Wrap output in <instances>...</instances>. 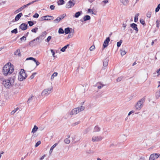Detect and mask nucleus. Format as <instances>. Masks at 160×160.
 Returning a JSON list of instances; mask_svg holds the SVG:
<instances>
[{"label": "nucleus", "instance_id": "obj_55", "mask_svg": "<svg viewBox=\"0 0 160 160\" xmlns=\"http://www.w3.org/2000/svg\"><path fill=\"white\" fill-rule=\"evenodd\" d=\"M20 39L21 41H22L24 40L25 41L26 40V37L24 36H23Z\"/></svg>", "mask_w": 160, "mask_h": 160}, {"label": "nucleus", "instance_id": "obj_23", "mask_svg": "<svg viewBox=\"0 0 160 160\" xmlns=\"http://www.w3.org/2000/svg\"><path fill=\"white\" fill-rule=\"evenodd\" d=\"M91 17L90 16L88 15H86L85 16L83 17V21H86L90 20Z\"/></svg>", "mask_w": 160, "mask_h": 160}, {"label": "nucleus", "instance_id": "obj_40", "mask_svg": "<svg viewBox=\"0 0 160 160\" xmlns=\"http://www.w3.org/2000/svg\"><path fill=\"white\" fill-rule=\"evenodd\" d=\"M12 33H14L16 34L18 32V30L17 28L14 29L12 30L11 32Z\"/></svg>", "mask_w": 160, "mask_h": 160}, {"label": "nucleus", "instance_id": "obj_63", "mask_svg": "<svg viewBox=\"0 0 160 160\" xmlns=\"http://www.w3.org/2000/svg\"><path fill=\"white\" fill-rule=\"evenodd\" d=\"M128 31L129 32H130L131 33L132 32V29H131L130 28H129L128 29Z\"/></svg>", "mask_w": 160, "mask_h": 160}, {"label": "nucleus", "instance_id": "obj_30", "mask_svg": "<svg viewBox=\"0 0 160 160\" xmlns=\"http://www.w3.org/2000/svg\"><path fill=\"white\" fill-rule=\"evenodd\" d=\"M33 95H32L30 97L28 98L27 101V102L28 103H29L33 99Z\"/></svg>", "mask_w": 160, "mask_h": 160}, {"label": "nucleus", "instance_id": "obj_50", "mask_svg": "<svg viewBox=\"0 0 160 160\" xmlns=\"http://www.w3.org/2000/svg\"><path fill=\"white\" fill-rule=\"evenodd\" d=\"M138 19V16H135L134 17V21L135 22H137Z\"/></svg>", "mask_w": 160, "mask_h": 160}, {"label": "nucleus", "instance_id": "obj_29", "mask_svg": "<svg viewBox=\"0 0 160 160\" xmlns=\"http://www.w3.org/2000/svg\"><path fill=\"white\" fill-rule=\"evenodd\" d=\"M58 3L59 5H63L64 4L65 1L63 0H59Z\"/></svg>", "mask_w": 160, "mask_h": 160}, {"label": "nucleus", "instance_id": "obj_5", "mask_svg": "<svg viewBox=\"0 0 160 160\" xmlns=\"http://www.w3.org/2000/svg\"><path fill=\"white\" fill-rule=\"evenodd\" d=\"M20 75L18 76V79L20 81H22L25 79L27 77V74L25 72L24 70L23 69H21L20 72H19Z\"/></svg>", "mask_w": 160, "mask_h": 160}, {"label": "nucleus", "instance_id": "obj_22", "mask_svg": "<svg viewBox=\"0 0 160 160\" xmlns=\"http://www.w3.org/2000/svg\"><path fill=\"white\" fill-rule=\"evenodd\" d=\"M160 97V89L158 90L156 92L155 97L157 99H158Z\"/></svg>", "mask_w": 160, "mask_h": 160}, {"label": "nucleus", "instance_id": "obj_14", "mask_svg": "<svg viewBox=\"0 0 160 160\" xmlns=\"http://www.w3.org/2000/svg\"><path fill=\"white\" fill-rule=\"evenodd\" d=\"M73 141L74 142V143H76L79 141L80 138L78 136L76 135H74L73 137H72Z\"/></svg>", "mask_w": 160, "mask_h": 160}, {"label": "nucleus", "instance_id": "obj_46", "mask_svg": "<svg viewBox=\"0 0 160 160\" xmlns=\"http://www.w3.org/2000/svg\"><path fill=\"white\" fill-rule=\"evenodd\" d=\"M66 16V14H63V15H61L59 17H58L61 20L63 19Z\"/></svg>", "mask_w": 160, "mask_h": 160}, {"label": "nucleus", "instance_id": "obj_10", "mask_svg": "<svg viewBox=\"0 0 160 160\" xmlns=\"http://www.w3.org/2000/svg\"><path fill=\"white\" fill-rule=\"evenodd\" d=\"M103 138L101 136H95L92 138V141L94 142H98L102 140Z\"/></svg>", "mask_w": 160, "mask_h": 160}, {"label": "nucleus", "instance_id": "obj_1", "mask_svg": "<svg viewBox=\"0 0 160 160\" xmlns=\"http://www.w3.org/2000/svg\"><path fill=\"white\" fill-rule=\"evenodd\" d=\"M15 79V76L9 78L3 82L2 84L6 88H10L14 85Z\"/></svg>", "mask_w": 160, "mask_h": 160}, {"label": "nucleus", "instance_id": "obj_49", "mask_svg": "<svg viewBox=\"0 0 160 160\" xmlns=\"http://www.w3.org/2000/svg\"><path fill=\"white\" fill-rule=\"evenodd\" d=\"M156 27L157 28H159L160 24V21L158 20H157L156 21Z\"/></svg>", "mask_w": 160, "mask_h": 160}, {"label": "nucleus", "instance_id": "obj_62", "mask_svg": "<svg viewBox=\"0 0 160 160\" xmlns=\"http://www.w3.org/2000/svg\"><path fill=\"white\" fill-rule=\"evenodd\" d=\"M51 52H52V56L54 57L55 56H54V55H55V52H54V51L52 49H51Z\"/></svg>", "mask_w": 160, "mask_h": 160}, {"label": "nucleus", "instance_id": "obj_53", "mask_svg": "<svg viewBox=\"0 0 160 160\" xmlns=\"http://www.w3.org/2000/svg\"><path fill=\"white\" fill-rule=\"evenodd\" d=\"M140 22L142 25L145 24V21L142 19H141L140 20Z\"/></svg>", "mask_w": 160, "mask_h": 160}, {"label": "nucleus", "instance_id": "obj_32", "mask_svg": "<svg viewBox=\"0 0 160 160\" xmlns=\"http://www.w3.org/2000/svg\"><path fill=\"white\" fill-rule=\"evenodd\" d=\"M70 141L68 138H66L64 140V142L66 144H69Z\"/></svg>", "mask_w": 160, "mask_h": 160}, {"label": "nucleus", "instance_id": "obj_20", "mask_svg": "<svg viewBox=\"0 0 160 160\" xmlns=\"http://www.w3.org/2000/svg\"><path fill=\"white\" fill-rule=\"evenodd\" d=\"M14 54L15 55H18L19 56H21V54L20 51L19 49H18L16 51L14 52Z\"/></svg>", "mask_w": 160, "mask_h": 160}, {"label": "nucleus", "instance_id": "obj_24", "mask_svg": "<svg viewBox=\"0 0 160 160\" xmlns=\"http://www.w3.org/2000/svg\"><path fill=\"white\" fill-rule=\"evenodd\" d=\"M38 129V128L36 125H34L32 130V132L33 133H35L37 131Z\"/></svg>", "mask_w": 160, "mask_h": 160}, {"label": "nucleus", "instance_id": "obj_11", "mask_svg": "<svg viewBox=\"0 0 160 160\" xmlns=\"http://www.w3.org/2000/svg\"><path fill=\"white\" fill-rule=\"evenodd\" d=\"M130 26L135 31L136 33L138 31V29L137 27V25L135 23H132L130 24Z\"/></svg>", "mask_w": 160, "mask_h": 160}, {"label": "nucleus", "instance_id": "obj_9", "mask_svg": "<svg viewBox=\"0 0 160 160\" xmlns=\"http://www.w3.org/2000/svg\"><path fill=\"white\" fill-rule=\"evenodd\" d=\"M52 18V19L53 18V16L47 15L44 16H43L41 18V19L42 20H50Z\"/></svg>", "mask_w": 160, "mask_h": 160}, {"label": "nucleus", "instance_id": "obj_54", "mask_svg": "<svg viewBox=\"0 0 160 160\" xmlns=\"http://www.w3.org/2000/svg\"><path fill=\"white\" fill-rule=\"evenodd\" d=\"M5 80L3 77L0 76V81L2 82V83H3V82L5 81Z\"/></svg>", "mask_w": 160, "mask_h": 160}, {"label": "nucleus", "instance_id": "obj_39", "mask_svg": "<svg viewBox=\"0 0 160 160\" xmlns=\"http://www.w3.org/2000/svg\"><path fill=\"white\" fill-rule=\"evenodd\" d=\"M122 42V40H120L119 42L117 43V46L118 47H120Z\"/></svg>", "mask_w": 160, "mask_h": 160}, {"label": "nucleus", "instance_id": "obj_58", "mask_svg": "<svg viewBox=\"0 0 160 160\" xmlns=\"http://www.w3.org/2000/svg\"><path fill=\"white\" fill-rule=\"evenodd\" d=\"M55 6L53 5H51L50 7V8L52 10H54L55 8Z\"/></svg>", "mask_w": 160, "mask_h": 160}, {"label": "nucleus", "instance_id": "obj_47", "mask_svg": "<svg viewBox=\"0 0 160 160\" xmlns=\"http://www.w3.org/2000/svg\"><path fill=\"white\" fill-rule=\"evenodd\" d=\"M121 55L123 56L125 55L126 54V52L125 50H121Z\"/></svg>", "mask_w": 160, "mask_h": 160}, {"label": "nucleus", "instance_id": "obj_21", "mask_svg": "<svg viewBox=\"0 0 160 160\" xmlns=\"http://www.w3.org/2000/svg\"><path fill=\"white\" fill-rule=\"evenodd\" d=\"M58 143H55L51 148L50 151H49V153L51 154L53 151V149L56 147V146L58 145Z\"/></svg>", "mask_w": 160, "mask_h": 160}, {"label": "nucleus", "instance_id": "obj_17", "mask_svg": "<svg viewBox=\"0 0 160 160\" xmlns=\"http://www.w3.org/2000/svg\"><path fill=\"white\" fill-rule=\"evenodd\" d=\"M108 58H106L104 60L103 62V66L106 67L107 66L108 64Z\"/></svg>", "mask_w": 160, "mask_h": 160}, {"label": "nucleus", "instance_id": "obj_61", "mask_svg": "<svg viewBox=\"0 0 160 160\" xmlns=\"http://www.w3.org/2000/svg\"><path fill=\"white\" fill-rule=\"evenodd\" d=\"M88 12H92V14H93L94 13L93 12V10L92 9H91L89 8V9H88Z\"/></svg>", "mask_w": 160, "mask_h": 160}, {"label": "nucleus", "instance_id": "obj_19", "mask_svg": "<svg viewBox=\"0 0 160 160\" xmlns=\"http://www.w3.org/2000/svg\"><path fill=\"white\" fill-rule=\"evenodd\" d=\"M82 13V11L78 12L75 13L73 17L76 18H78L81 15Z\"/></svg>", "mask_w": 160, "mask_h": 160}, {"label": "nucleus", "instance_id": "obj_64", "mask_svg": "<svg viewBox=\"0 0 160 160\" xmlns=\"http://www.w3.org/2000/svg\"><path fill=\"white\" fill-rule=\"evenodd\" d=\"M45 155H43L40 158V160H42L45 157Z\"/></svg>", "mask_w": 160, "mask_h": 160}, {"label": "nucleus", "instance_id": "obj_18", "mask_svg": "<svg viewBox=\"0 0 160 160\" xmlns=\"http://www.w3.org/2000/svg\"><path fill=\"white\" fill-rule=\"evenodd\" d=\"M22 13H20L17 15L15 17V20L18 21L20 18L22 16Z\"/></svg>", "mask_w": 160, "mask_h": 160}, {"label": "nucleus", "instance_id": "obj_52", "mask_svg": "<svg viewBox=\"0 0 160 160\" xmlns=\"http://www.w3.org/2000/svg\"><path fill=\"white\" fill-rule=\"evenodd\" d=\"M41 143V142L40 141H38L37 142V143L36 144H35V147H37Z\"/></svg>", "mask_w": 160, "mask_h": 160}, {"label": "nucleus", "instance_id": "obj_45", "mask_svg": "<svg viewBox=\"0 0 160 160\" xmlns=\"http://www.w3.org/2000/svg\"><path fill=\"white\" fill-rule=\"evenodd\" d=\"M123 77L122 76L120 77H118L117 79V82H119L121 81V80L122 79Z\"/></svg>", "mask_w": 160, "mask_h": 160}, {"label": "nucleus", "instance_id": "obj_43", "mask_svg": "<svg viewBox=\"0 0 160 160\" xmlns=\"http://www.w3.org/2000/svg\"><path fill=\"white\" fill-rule=\"evenodd\" d=\"M160 9V4H159L158 5L157 8H156L155 12H158L159 11Z\"/></svg>", "mask_w": 160, "mask_h": 160}, {"label": "nucleus", "instance_id": "obj_37", "mask_svg": "<svg viewBox=\"0 0 160 160\" xmlns=\"http://www.w3.org/2000/svg\"><path fill=\"white\" fill-rule=\"evenodd\" d=\"M100 85H99L98 86V88L99 89H100L102 87L104 86H105V85H104L103 84H102L101 83H99Z\"/></svg>", "mask_w": 160, "mask_h": 160}, {"label": "nucleus", "instance_id": "obj_28", "mask_svg": "<svg viewBox=\"0 0 160 160\" xmlns=\"http://www.w3.org/2000/svg\"><path fill=\"white\" fill-rule=\"evenodd\" d=\"M69 46V44H68L64 46L63 48H62L61 49V51L62 52H64L65 51L66 49Z\"/></svg>", "mask_w": 160, "mask_h": 160}, {"label": "nucleus", "instance_id": "obj_34", "mask_svg": "<svg viewBox=\"0 0 160 160\" xmlns=\"http://www.w3.org/2000/svg\"><path fill=\"white\" fill-rule=\"evenodd\" d=\"M58 75V73L57 72H54L52 75L51 77V79H53L54 77L57 76Z\"/></svg>", "mask_w": 160, "mask_h": 160}, {"label": "nucleus", "instance_id": "obj_31", "mask_svg": "<svg viewBox=\"0 0 160 160\" xmlns=\"http://www.w3.org/2000/svg\"><path fill=\"white\" fill-rule=\"evenodd\" d=\"M58 32L59 34H63L64 33V31L62 28H59Z\"/></svg>", "mask_w": 160, "mask_h": 160}, {"label": "nucleus", "instance_id": "obj_25", "mask_svg": "<svg viewBox=\"0 0 160 160\" xmlns=\"http://www.w3.org/2000/svg\"><path fill=\"white\" fill-rule=\"evenodd\" d=\"M71 28H65L64 31L65 33L66 34H68L70 32V29Z\"/></svg>", "mask_w": 160, "mask_h": 160}, {"label": "nucleus", "instance_id": "obj_26", "mask_svg": "<svg viewBox=\"0 0 160 160\" xmlns=\"http://www.w3.org/2000/svg\"><path fill=\"white\" fill-rule=\"evenodd\" d=\"M121 2L124 5L126 6L128 3V0H121Z\"/></svg>", "mask_w": 160, "mask_h": 160}, {"label": "nucleus", "instance_id": "obj_57", "mask_svg": "<svg viewBox=\"0 0 160 160\" xmlns=\"http://www.w3.org/2000/svg\"><path fill=\"white\" fill-rule=\"evenodd\" d=\"M35 58H34L32 57H30V58H27L26 60H33V61H34V60H35Z\"/></svg>", "mask_w": 160, "mask_h": 160}, {"label": "nucleus", "instance_id": "obj_3", "mask_svg": "<svg viewBox=\"0 0 160 160\" xmlns=\"http://www.w3.org/2000/svg\"><path fill=\"white\" fill-rule=\"evenodd\" d=\"M145 101V98H142L139 100L135 105L136 109L137 110H140L143 106V103Z\"/></svg>", "mask_w": 160, "mask_h": 160}, {"label": "nucleus", "instance_id": "obj_48", "mask_svg": "<svg viewBox=\"0 0 160 160\" xmlns=\"http://www.w3.org/2000/svg\"><path fill=\"white\" fill-rule=\"evenodd\" d=\"M52 38V37L51 36H49L48 38H47V39H46V40H45V41L46 42H49V41H50V40H51V39Z\"/></svg>", "mask_w": 160, "mask_h": 160}, {"label": "nucleus", "instance_id": "obj_44", "mask_svg": "<svg viewBox=\"0 0 160 160\" xmlns=\"http://www.w3.org/2000/svg\"><path fill=\"white\" fill-rule=\"evenodd\" d=\"M28 23L30 27H31L34 25V23L32 21H29L28 22Z\"/></svg>", "mask_w": 160, "mask_h": 160}, {"label": "nucleus", "instance_id": "obj_41", "mask_svg": "<svg viewBox=\"0 0 160 160\" xmlns=\"http://www.w3.org/2000/svg\"><path fill=\"white\" fill-rule=\"evenodd\" d=\"M22 9L21 7L20 8H18V9L16 10L15 11L14 13H18V12L22 11Z\"/></svg>", "mask_w": 160, "mask_h": 160}, {"label": "nucleus", "instance_id": "obj_4", "mask_svg": "<svg viewBox=\"0 0 160 160\" xmlns=\"http://www.w3.org/2000/svg\"><path fill=\"white\" fill-rule=\"evenodd\" d=\"M84 108H85L83 106H81L80 107L75 108L72 109L70 112V114L72 115L74 114H76L79 112L83 110L84 109Z\"/></svg>", "mask_w": 160, "mask_h": 160}, {"label": "nucleus", "instance_id": "obj_27", "mask_svg": "<svg viewBox=\"0 0 160 160\" xmlns=\"http://www.w3.org/2000/svg\"><path fill=\"white\" fill-rule=\"evenodd\" d=\"M100 130V128L98 126H96L94 128V131L95 132H99Z\"/></svg>", "mask_w": 160, "mask_h": 160}, {"label": "nucleus", "instance_id": "obj_51", "mask_svg": "<svg viewBox=\"0 0 160 160\" xmlns=\"http://www.w3.org/2000/svg\"><path fill=\"white\" fill-rule=\"evenodd\" d=\"M95 49V47L94 45L92 46L89 49L91 51L94 50Z\"/></svg>", "mask_w": 160, "mask_h": 160}, {"label": "nucleus", "instance_id": "obj_7", "mask_svg": "<svg viewBox=\"0 0 160 160\" xmlns=\"http://www.w3.org/2000/svg\"><path fill=\"white\" fill-rule=\"evenodd\" d=\"M75 4V1L72 2L71 1H69L66 5V7L67 8H69L73 6Z\"/></svg>", "mask_w": 160, "mask_h": 160}, {"label": "nucleus", "instance_id": "obj_38", "mask_svg": "<svg viewBox=\"0 0 160 160\" xmlns=\"http://www.w3.org/2000/svg\"><path fill=\"white\" fill-rule=\"evenodd\" d=\"M152 12H148L147 13V17L148 18H150L151 17Z\"/></svg>", "mask_w": 160, "mask_h": 160}, {"label": "nucleus", "instance_id": "obj_6", "mask_svg": "<svg viewBox=\"0 0 160 160\" xmlns=\"http://www.w3.org/2000/svg\"><path fill=\"white\" fill-rule=\"evenodd\" d=\"M52 87H51L44 89L42 92V96H48L52 92Z\"/></svg>", "mask_w": 160, "mask_h": 160}, {"label": "nucleus", "instance_id": "obj_13", "mask_svg": "<svg viewBox=\"0 0 160 160\" xmlns=\"http://www.w3.org/2000/svg\"><path fill=\"white\" fill-rule=\"evenodd\" d=\"M19 28L22 30H25L27 29V25L25 23H22L19 27Z\"/></svg>", "mask_w": 160, "mask_h": 160}, {"label": "nucleus", "instance_id": "obj_36", "mask_svg": "<svg viewBox=\"0 0 160 160\" xmlns=\"http://www.w3.org/2000/svg\"><path fill=\"white\" fill-rule=\"evenodd\" d=\"M38 30V28L36 27L32 29L31 30V32H32L36 33Z\"/></svg>", "mask_w": 160, "mask_h": 160}, {"label": "nucleus", "instance_id": "obj_2", "mask_svg": "<svg viewBox=\"0 0 160 160\" xmlns=\"http://www.w3.org/2000/svg\"><path fill=\"white\" fill-rule=\"evenodd\" d=\"M14 68L9 63L6 64L3 67L2 72L5 76L11 74L14 71Z\"/></svg>", "mask_w": 160, "mask_h": 160}, {"label": "nucleus", "instance_id": "obj_12", "mask_svg": "<svg viewBox=\"0 0 160 160\" xmlns=\"http://www.w3.org/2000/svg\"><path fill=\"white\" fill-rule=\"evenodd\" d=\"M110 40V39L109 37H108L104 41L103 44V47L104 48H106L108 46Z\"/></svg>", "mask_w": 160, "mask_h": 160}, {"label": "nucleus", "instance_id": "obj_35", "mask_svg": "<svg viewBox=\"0 0 160 160\" xmlns=\"http://www.w3.org/2000/svg\"><path fill=\"white\" fill-rule=\"evenodd\" d=\"M18 108L17 107L16 108H15L14 110H13L11 112V114L12 115L13 114H14L16 111L18 109Z\"/></svg>", "mask_w": 160, "mask_h": 160}, {"label": "nucleus", "instance_id": "obj_59", "mask_svg": "<svg viewBox=\"0 0 160 160\" xmlns=\"http://www.w3.org/2000/svg\"><path fill=\"white\" fill-rule=\"evenodd\" d=\"M33 61L36 63L37 66H38L40 64V63L38 61L36 60L35 59Z\"/></svg>", "mask_w": 160, "mask_h": 160}, {"label": "nucleus", "instance_id": "obj_8", "mask_svg": "<svg viewBox=\"0 0 160 160\" xmlns=\"http://www.w3.org/2000/svg\"><path fill=\"white\" fill-rule=\"evenodd\" d=\"M159 157L158 155L156 153L151 154L149 157V160H154Z\"/></svg>", "mask_w": 160, "mask_h": 160}, {"label": "nucleus", "instance_id": "obj_60", "mask_svg": "<svg viewBox=\"0 0 160 160\" xmlns=\"http://www.w3.org/2000/svg\"><path fill=\"white\" fill-rule=\"evenodd\" d=\"M73 36V33L71 34V33H69V34L68 36V38H70L72 37Z\"/></svg>", "mask_w": 160, "mask_h": 160}, {"label": "nucleus", "instance_id": "obj_16", "mask_svg": "<svg viewBox=\"0 0 160 160\" xmlns=\"http://www.w3.org/2000/svg\"><path fill=\"white\" fill-rule=\"evenodd\" d=\"M36 41L34 39L30 41L29 43V45L30 46H35L37 44V42H35Z\"/></svg>", "mask_w": 160, "mask_h": 160}, {"label": "nucleus", "instance_id": "obj_42", "mask_svg": "<svg viewBox=\"0 0 160 160\" xmlns=\"http://www.w3.org/2000/svg\"><path fill=\"white\" fill-rule=\"evenodd\" d=\"M37 74L36 72H34L32 73V74L30 76L29 78L32 79L34 78V75Z\"/></svg>", "mask_w": 160, "mask_h": 160}, {"label": "nucleus", "instance_id": "obj_15", "mask_svg": "<svg viewBox=\"0 0 160 160\" xmlns=\"http://www.w3.org/2000/svg\"><path fill=\"white\" fill-rule=\"evenodd\" d=\"M39 0H35V1H32L31 2H29V3H28V4H27L26 5H23V6L22 7H21V8L23 10V9H24V8H26V7H27L29 5H31L32 4V3H34L35 2H37Z\"/></svg>", "mask_w": 160, "mask_h": 160}, {"label": "nucleus", "instance_id": "obj_56", "mask_svg": "<svg viewBox=\"0 0 160 160\" xmlns=\"http://www.w3.org/2000/svg\"><path fill=\"white\" fill-rule=\"evenodd\" d=\"M39 16V14L37 13H36L33 16V17L34 18H37Z\"/></svg>", "mask_w": 160, "mask_h": 160}, {"label": "nucleus", "instance_id": "obj_33", "mask_svg": "<svg viewBox=\"0 0 160 160\" xmlns=\"http://www.w3.org/2000/svg\"><path fill=\"white\" fill-rule=\"evenodd\" d=\"M60 20H61L58 17L56 19L53 21V22L54 23H58Z\"/></svg>", "mask_w": 160, "mask_h": 160}]
</instances>
